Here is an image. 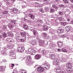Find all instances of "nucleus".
I'll return each instance as SVG.
<instances>
[{"label": "nucleus", "instance_id": "nucleus-10", "mask_svg": "<svg viewBox=\"0 0 73 73\" xmlns=\"http://www.w3.org/2000/svg\"><path fill=\"white\" fill-rule=\"evenodd\" d=\"M71 29H72V27L69 26H67L66 27V31H67V32H69L71 30Z\"/></svg>", "mask_w": 73, "mask_h": 73}, {"label": "nucleus", "instance_id": "nucleus-19", "mask_svg": "<svg viewBox=\"0 0 73 73\" xmlns=\"http://www.w3.org/2000/svg\"><path fill=\"white\" fill-rule=\"evenodd\" d=\"M43 29L44 31H46L48 29V27L46 25H44L43 26Z\"/></svg>", "mask_w": 73, "mask_h": 73}, {"label": "nucleus", "instance_id": "nucleus-2", "mask_svg": "<svg viewBox=\"0 0 73 73\" xmlns=\"http://www.w3.org/2000/svg\"><path fill=\"white\" fill-rule=\"evenodd\" d=\"M9 54L10 56V58H10V59H15V58L16 54L14 53V51L13 50H12L10 51Z\"/></svg>", "mask_w": 73, "mask_h": 73}, {"label": "nucleus", "instance_id": "nucleus-61", "mask_svg": "<svg viewBox=\"0 0 73 73\" xmlns=\"http://www.w3.org/2000/svg\"><path fill=\"white\" fill-rule=\"evenodd\" d=\"M59 20L60 21H62V20H64V19L62 17H60L59 18Z\"/></svg>", "mask_w": 73, "mask_h": 73}, {"label": "nucleus", "instance_id": "nucleus-12", "mask_svg": "<svg viewBox=\"0 0 73 73\" xmlns=\"http://www.w3.org/2000/svg\"><path fill=\"white\" fill-rule=\"evenodd\" d=\"M33 63L32 61L28 60H27L26 64L28 65H32L33 64Z\"/></svg>", "mask_w": 73, "mask_h": 73}, {"label": "nucleus", "instance_id": "nucleus-43", "mask_svg": "<svg viewBox=\"0 0 73 73\" xmlns=\"http://www.w3.org/2000/svg\"><path fill=\"white\" fill-rule=\"evenodd\" d=\"M16 23V21L15 20L11 21V23H13V24H14V25H16V23Z\"/></svg>", "mask_w": 73, "mask_h": 73}, {"label": "nucleus", "instance_id": "nucleus-11", "mask_svg": "<svg viewBox=\"0 0 73 73\" xmlns=\"http://www.w3.org/2000/svg\"><path fill=\"white\" fill-rule=\"evenodd\" d=\"M41 55L37 54L35 56L34 58L35 60H39L40 58H41Z\"/></svg>", "mask_w": 73, "mask_h": 73}, {"label": "nucleus", "instance_id": "nucleus-57", "mask_svg": "<svg viewBox=\"0 0 73 73\" xmlns=\"http://www.w3.org/2000/svg\"><path fill=\"white\" fill-rule=\"evenodd\" d=\"M19 1V3H22V4L25 3V2H24V1L23 0H21V1Z\"/></svg>", "mask_w": 73, "mask_h": 73}, {"label": "nucleus", "instance_id": "nucleus-23", "mask_svg": "<svg viewBox=\"0 0 73 73\" xmlns=\"http://www.w3.org/2000/svg\"><path fill=\"white\" fill-rule=\"evenodd\" d=\"M35 6L36 7H37L38 8H40V7H41V5H39L38 3L37 2H36L35 3Z\"/></svg>", "mask_w": 73, "mask_h": 73}, {"label": "nucleus", "instance_id": "nucleus-22", "mask_svg": "<svg viewBox=\"0 0 73 73\" xmlns=\"http://www.w3.org/2000/svg\"><path fill=\"white\" fill-rule=\"evenodd\" d=\"M29 17H31V18L32 20H34L35 19V16H34L33 15L30 13L29 14Z\"/></svg>", "mask_w": 73, "mask_h": 73}, {"label": "nucleus", "instance_id": "nucleus-40", "mask_svg": "<svg viewBox=\"0 0 73 73\" xmlns=\"http://www.w3.org/2000/svg\"><path fill=\"white\" fill-rule=\"evenodd\" d=\"M13 34L11 33V32H9L8 33V35L9 36H10V37H12L13 36Z\"/></svg>", "mask_w": 73, "mask_h": 73}, {"label": "nucleus", "instance_id": "nucleus-25", "mask_svg": "<svg viewBox=\"0 0 73 73\" xmlns=\"http://www.w3.org/2000/svg\"><path fill=\"white\" fill-rule=\"evenodd\" d=\"M23 38H20L19 39V40L21 42H25V40H26V38H24L23 37Z\"/></svg>", "mask_w": 73, "mask_h": 73}, {"label": "nucleus", "instance_id": "nucleus-30", "mask_svg": "<svg viewBox=\"0 0 73 73\" xmlns=\"http://www.w3.org/2000/svg\"><path fill=\"white\" fill-rule=\"evenodd\" d=\"M12 11L14 13H16L18 12V10L17 9L14 8Z\"/></svg>", "mask_w": 73, "mask_h": 73}, {"label": "nucleus", "instance_id": "nucleus-33", "mask_svg": "<svg viewBox=\"0 0 73 73\" xmlns=\"http://www.w3.org/2000/svg\"><path fill=\"white\" fill-rule=\"evenodd\" d=\"M42 41H44L45 40H42L40 41V42H39L40 45L41 46H43L44 45V42H42Z\"/></svg>", "mask_w": 73, "mask_h": 73}, {"label": "nucleus", "instance_id": "nucleus-55", "mask_svg": "<svg viewBox=\"0 0 73 73\" xmlns=\"http://www.w3.org/2000/svg\"><path fill=\"white\" fill-rule=\"evenodd\" d=\"M3 50L2 51V52H5V51H6V50H7V48L6 47H4L3 48Z\"/></svg>", "mask_w": 73, "mask_h": 73}, {"label": "nucleus", "instance_id": "nucleus-37", "mask_svg": "<svg viewBox=\"0 0 73 73\" xmlns=\"http://www.w3.org/2000/svg\"><path fill=\"white\" fill-rule=\"evenodd\" d=\"M61 24L63 26H65L66 24H67V22H61Z\"/></svg>", "mask_w": 73, "mask_h": 73}, {"label": "nucleus", "instance_id": "nucleus-15", "mask_svg": "<svg viewBox=\"0 0 73 73\" xmlns=\"http://www.w3.org/2000/svg\"><path fill=\"white\" fill-rule=\"evenodd\" d=\"M21 36L23 38H26V36H27V34L26 32H23L22 33H21Z\"/></svg>", "mask_w": 73, "mask_h": 73}, {"label": "nucleus", "instance_id": "nucleus-34", "mask_svg": "<svg viewBox=\"0 0 73 73\" xmlns=\"http://www.w3.org/2000/svg\"><path fill=\"white\" fill-rule=\"evenodd\" d=\"M37 23H42V20L41 19H38L37 21Z\"/></svg>", "mask_w": 73, "mask_h": 73}, {"label": "nucleus", "instance_id": "nucleus-39", "mask_svg": "<svg viewBox=\"0 0 73 73\" xmlns=\"http://www.w3.org/2000/svg\"><path fill=\"white\" fill-rule=\"evenodd\" d=\"M8 11L7 10H5L4 11H3V14L4 15H8Z\"/></svg>", "mask_w": 73, "mask_h": 73}, {"label": "nucleus", "instance_id": "nucleus-28", "mask_svg": "<svg viewBox=\"0 0 73 73\" xmlns=\"http://www.w3.org/2000/svg\"><path fill=\"white\" fill-rule=\"evenodd\" d=\"M15 64H10L9 66V67L11 69H12L13 68V66H14Z\"/></svg>", "mask_w": 73, "mask_h": 73}, {"label": "nucleus", "instance_id": "nucleus-49", "mask_svg": "<svg viewBox=\"0 0 73 73\" xmlns=\"http://www.w3.org/2000/svg\"><path fill=\"white\" fill-rule=\"evenodd\" d=\"M58 13L60 15H63V12L62 11H59Z\"/></svg>", "mask_w": 73, "mask_h": 73}, {"label": "nucleus", "instance_id": "nucleus-46", "mask_svg": "<svg viewBox=\"0 0 73 73\" xmlns=\"http://www.w3.org/2000/svg\"><path fill=\"white\" fill-rule=\"evenodd\" d=\"M2 54L4 56H7V54L6 53L5 51V52H3Z\"/></svg>", "mask_w": 73, "mask_h": 73}, {"label": "nucleus", "instance_id": "nucleus-58", "mask_svg": "<svg viewBox=\"0 0 73 73\" xmlns=\"http://www.w3.org/2000/svg\"><path fill=\"white\" fill-rule=\"evenodd\" d=\"M61 37H62V38H64V37H66V35H62L61 36Z\"/></svg>", "mask_w": 73, "mask_h": 73}, {"label": "nucleus", "instance_id": "nucleus-52", "mask_svg": "<svg viewBox=\"0 0 73 73\" xmlns=\"http://www.w3.org/2000/svg\"><path fill=\"white\" fill-rule=\"evenodd\" d=\"M7 29V26L4 25H3L2 28L3 29V30H4V29Z\"/></svg>", "mask_w": 73, "mask_h": 73}, {"label": "nucleus", "instance_id": "nucleus-1", "mask_svg": "<svg viewBox=\"0 0 73 73\" xmlns=\"http://www.w3.org/2000/svg\"><path fill=\"white\" fill-rule=\"evenodd\" d=\"M68 66H67L68 69L66 71L68 73L72 72L73 70V68L72 67V64L70 62L68 63Z\"/></svg>", "mask_w": 73, "mask_h": 73}, {"label": "nucleus", "instance_id": "nucleus-14", "mask_svg": "<svg viewBox=\"0 0 73 73\" xmlns=\"http://www.w3.org/2000/svg\"><path fill=\"white\" fill-rule=\"evenodd\" d=\"M8 27L10 29H11V28H13L14 27H16V25H13L12 23H9L8 25Z\"/></svg>", "mask_w": 73, "mask_h": 73}, {"label": "nucleus", "instance_id": "nucleus-63", "mask_svg": "<svg viewBox=\"0 0 73 73\" xmlns=\"http://www.w3.org/2000/svg\"><path fill=\"white\" fill-rule=\"evenodd\" d=\"M45 10L46 11H48L49 10V8L48 7H46L45 8Z\"/></svg>", "mask_w": 73, "mask_h": 73}, {"label": "nucleus", "instance_id": "nucleus-4", "mask_svg": "<svg viewBox=\"0 0 73 73\" xmlns=\"http://www.w3.org/2000/svg\"><path fill=\"white\" fill-rule=\"evenodd\" d=\"M71 12L70 11H69V9H67L66 10V11L65 13V16H66L67 17L69 18V17H70V16L69 15L70 14V13Z\"/></svg>", "mask_w": 73, "mask_h": 73}, {"label": "nucleus", "instance_id": "nucleus-64", "mask_svg": "<svg viewBox=\"0 0 73 73\" xmlns=\"http://www.w3.org/2000/svg\"><path fill=\"white\" fill-rule=\"evenodd\" d=\"M40 11L41 12H42V13H43V12H44V11L42 9H40Z\"/></svg>", "mask_w": 73, "mask_h": 73}, {"label": "nucleus", "instance_id": "nucleus-3", "mask_svg": "<svg viewBox=\"0 0 73 73\" xmlns=\"http://www.w3.org/2000/svg\"><path fill=\"white\" fill-rule=\"evenodd\" d=\"M25 49L24 47H19L17 48L18 52L20 53H23Z\"/></svg>", "mask_w": 73, "mask_h": 73}, {"label": "nucleus", "instance_id": "nucleus-48", "mask_svg": "<svg viewBox=\"0 0 73 73\" xmlns=\"http://www.w3.org/2000/svg\"><path fill=\"white\" fill-rule=\"evenodd\" d=\"M27 60H31V56H28L27 57Z\"/></svg>", "mask_w": 73, "mask_h": 73}, {"label": "nucleus", "instance_id": "nucleus-53", "mask_svg": "<svg viewBox=\"0 0 73 73\" xmlns=\"http://www.w3.org/2000/svg\"><path fill=\"white\" fill-rule=\"evenodd\" d=\"M64 3H66V4H68V2L67 0H64L63 1Z\"/></svg>", "mask_w": 73, "mask_h": 73}, {"label": "nucleus", "instance_id": "nucleus-60", "mask_svg": "<svg viewBox=\"0 0 73 73\" xmlns=\"http://www.w3.org/2000/svg\"><path fill=\"white\" fill-rule=\"evenodd\" d=\"M60 73H66L65 71L64 70H63Z\"/></svg>", "mask_w": 73, "mask_h": 73}, {"label": "nucleus", "instance_id": "nucleus-35", "mask_svg": "<svg viewBox=\"0 0 73 73\" xmlns=\"http://www.w3.org/2000/svg\"><path fill=\"white\" fill-rule=\"evenodd\" d=\"M54 62L56 63V64L58 65L59 64V62H58V60L57 59H54Z\"/></svg>", "mask_w": 73, "mask_h": 73}, {"label": "nucleus", "instance_id": "nucleus-24", "mask_svg": "<svg viewBox=\"0 0 73 73\" xmlns=\"http://www.w3.org/2000/svg\"><path fill=\"white\" fill-rule=\"evenodd\" d=\"M41 53L44 56H45L46 54V51L44 50H42L41 51Z\"/></svg>", "mask_w": 73, "mask_h": 73}, {"label": "nucleus", "instance_id": "nucleus-16", "mask_svg": "<svg viewBox=\"0 0 73 73\" xmlns=\"http://www.w3.org/2000/svg\"><path fill=\"white\" fill-rule=\"evenodd\" d=\"M58 33L59 34H61V33H63L64 32V29H58L57 31Z\"/></svg>", "mask_w": 73, "mask_h": 73}, {"label": "nucleus", "instance_id": "nucleus-8", "mask_svg": "<svg viewBox=\"0 0 73 73\" xmlns=\"http://www.w3.org/2000/svg\"><path fill=\"white\" fill-rule=\"evenodd\" d=\"M43 36H44V37H46V39L47 40L50 39V37H49V36L48 35V34L46 33H43Z\"/></svg>", "mask_w": 73, "mask_h": 73}, {"label": "nucleus", "instance_id": "nucleus-5", "mask_svg": "<svg viewBox=\"0 0 73 73\" xmlns=\"http://www.w3.org/2000/svg\"><path fill=\"white\" fill-rule=\"evenodd\" d=\"M38 72L41 73L44 71V68L42 66H39L38 67Z\"/></svg>", "mask_w": 73, "mask_h": 73}, {"label": "nucleus", "instance_id": "nucleus-44", "mask_svg": "<svg viewBox=\"0 0 73 73\" xmlns=\"http://www.w3.org/2000/svg\"><path fill=\"white\" fill-rule=\"evenodd\" d=\"M60 60L62 61V62H65L66 61V59L64 58H62V59H60Z\"/></svg>", "mask_w": 73, "mask_h": 73}, {"label": "nucleus", "instance_id": "nucleus-47", "mask_svg": "<svg viewBox=\"0 0 73 73\" xmlns=\"http://www.w3.org/2000/svg\"><path fill=\"white\" fill-rule=\"evenodd\" d=\"M52 37L54 40H55L57 38V37L55 35H54L52 36Z\"/></svg>", "mask_w": 73, "mask_h": 73}, {"label": "nucleus", "instance_id": "nucleus-6", "mask_svg": "<svg viewBox=\"0 0 73 73\" xmlns=\"http://www.w3.org/2000/svg\"><path fill=\"white\" fill-rule=\"evenodd\" d=\"M47 56L48 58L50 57L51 59H53L54 60L56 58V55L54 54H52L51 55L48 54Z\"/></svg>", "mask_w": 73, "mask_h": 73}, {"label": "nucleus", "instance_id": "nucleus-20", "mask_svg": "<svg viewBox=\"0 0 73 73\" xmlns=\"http://www.w3.org/2000/svg\"><path fill=\"white\" fill-rule=\"evenodd\" d=\"M7 47L8 48H9V49H12L13 47V45L12 44H8L7 46Z\"/></svg>", "mask_w": 73, "mask_h": 73}, {"label": "nucleus", "instance_id": "nucleus-59", "mask_svg": "<svg viewBox=\"0 0 73 73\" xmlns=\"http://www.w3.org/2000/svg\"><path fill=\"white\" fill-rule=\"evenodd\" d=\"M13 40L12 39L10 38V39H9V42H13Z\"/></svg>", "mask_w": 73, "mask_h": 73}, {"label": "nucleus", "instance_id": "nucleus-42", "mask_svg": "<svg viewBox=\"0 0 73 73\" xmlns=\"http://www.w3.org/2000/svg\"><path fill=\"white\" fill-rule=\"evenodd\" d=\"M37 25L38 27H40V26H41V25H42V23L37 22Z\"/></svg>", "mask_w": 73, "mask_h": 73}, {"label": "nucleus", "instance_id": "nucleus-17", "mask_svg": "<svg viewBox=\"0 0 73 73\" xmlns=\"http://www.w3.org/2000/svg\"><path fill=\"white\" fill-rule=\"evenodd\" d=\"M4 1L8 5H11V4H12L11 0H5Z\"/></svg>", "mask_w": 73, "mask_h": 73}, {"label": "nucleus", "instance_id": "nucleus-38", "mask_svg": "<svg viewBox=\"0 0 73 73\" xmlns=\"http://www.w3.org/2000/svg\"><path fill=\"white\" fill-rule=\"evenodd\" d=\"M16 35V36L15 37V38H17V39H19V38L20 36V35L18 33H17Z\"/></svg>", "mask_w": 73, "mask_h": 73}, {"label": "nucleus", "instance_id": "nucleus-9", "mask_svg": "<svg viewBox=\"0 0 73 73\" xmlns=\"http://www.w3.org/2000/svg\"><path fill=\"white\" fill-rule=\"evenodd\" d=\"M55 71L56 73H59L61 71V69L60 67H56L55 69Z\"/></svg>", "mask_w": 73, "mask_h": 73}, {"label": "nucleus", "instance_id": "nucleus-54", "mask_svg": "<svg viewBox=\"0 0 73 73\" xmlns=\"http://www.w3.org/2000/svg\"><path fill=\"white\" fill-rule=\"evenodd\" d=\"M59 6L61 8H64L65 7V5H59Z\"/></svg>", "mask_w": 73, "mask_h": 73}, {"label": "nucleus", "instance_id": "nucleus-13", "mask_svg": "<svg viewBox=\"0 0 73 73\" xmlns=\"http://www.w3.org/2000/svg\"><path fill=\"white\" fill-rule=\"evenodd\" d=\"M6 68V67L3 66L0 67V71L1 72H3L5 71Z\"/></svg>", "mask_w": 73, "mask_h": 73}, {"label": "nucleus", "instance_id": "nucleus-18", "mask_svg": "<svg viewBox=\"0 0 73 73\" xmlns=\"http://www.w3.org/2000/svg\"><path fill=\"white\" fill-rule=\"evenodd\" d=\"M62 50L63 52H65V53H66L67 52L69 53V52H70V51L68 50L67 49L64 48H62Z\"/></svg>", "mask_w": 73, "mask_h": 73}, {"label": "nucleus", "instance_id": "nucleus-27", "mask_svg": "<svg viewBox=\"0 0 73 73\" xmlns=\"http://www.w3.org/2000/svg\"><path fill=\"white\" fill-rule=\"evenodd\" d=\"M52 7L53 8H54V9H57L58 8V7L56 4L52 5Z\"/></svg>", "mask_w": 73, "mask_h": 73}, {"label": "nucleus", "instance_id": "nucleus-26", "mask_svg": "<svg viewBox=\"0 0 73 73\" xmlns=\"http://www.w3.org/2000/svg\"><path fill=\"white\" fill-rule=\"evenodd\" d=\"M58 45L59 48H61L62 46V43L60 42L58 43Z\"/></svg>", "mask_w": 73, "mask_h": 73}, {"label": "nucleus", "instance_id": "nucleus-50", "mask_svg": "<svg viewBox=\"0 0 73 73\" xmlns=\"http://www.w3.org/2000/svg\"><path fill=\"white\" fill-rule=\"evenodd\" d=\"M49 33H50L52 35L53 34V30H51L49 31Z\"/></svg>", "mask_w": 73, "mask_h": 73}, {"label": "nucleus", "instance_id": "nucleus-21", "mask_svg": "<svg viewBox=\"0 0 73 73\" xmlns=\"http://www.w3.org/2000/svg\"><path fill=\"white\" fill-rule=\"evenodd\" d=\"M7 36V33H4L2 35L0 36V38H3V37H6Z\"/></svg>", "mask_w": 73, "mask_h": 73}, {"label": "nucleus", "instance_id": "nucleus-62", "mask_svg": "<svg viewBox=\"0 0 73 73\" xmlns=\"http://www.w3.org/2000/svg\"><path fill=\"white\" fill-rule=\"evenodd\" d=\"M21 73H26V72L24 70H21Z\"/></svg>", "mask_w": 73, "mask_h": 73}, {"label": "nucleus", "instance_id": "nucleus-41", "mask_svg": "<svg viewBox=\"0 0 73 73\" xmlns=\"http://www.w3.org/2000/svg\"><path fill=\"white\" fill-rule=\"evenodd\" d=\"M55 11V10L53 9H50V12L51 13H54Z\"/></svg>", "mask_w": 73, "mask_h": 73}, {"label": "nucleus", "instance_id": "nucleus-56", "mask_svg": "<svg viewBox=\"0 0 73 73\" xmlns=\"http://www.w3.org/2000/svg\"><path fill=\"white\" fill-rule=\"evenodd\" d=\"M36 53V51L35 50H33V53H32V54H33V55H35V54H35V53Z\"/></svg>", "mask_w": 73, "mask_h": 73}, {"label": "nucleus", "instance_id": "nucleus-32", "mask_svg": "<svg viewBox=\"0 0 73 73\" xmlns=\"http://www.w3.org/2000/svg\"><path fill=\"white\" fill-rule=\"evenodd\" d=\"M36 41L35 40H32L31 42V44H32V45H35V44H36Z\"/></svg>", "mask_w": 73, "mask_h": 73}, {"label": "nucleus", "instance_id": "nucleus-51", "mask_svg": "<svg viewBox=\"0 0 73 73\" xmlns=\"http://www.w3.org/2000/svg\"><path fill=\"white\" fill-rule=\"evenodd\" d=\"M29 51L31 53H33V50L31 49V50H30V49H29Z\"/></svg>", "mask_w": 73, "mask_h": 73}, {"label": "nucleus", "instance_id": "nucleus-31", "mask_svg": "<svg viewBox=\"0 0 73 73\" xmlns=\"http://www.w3.org/2000/svg\"><path fill=\"white\" fill-rule=\"evenodd\" d=\"M42 1L44 3H45L46 5L49 4V3L48 1V0H42Z\"/></svg>", "mask_w": 73, "mask_h": 73}, {"label": "nucleus", "instance_id": "nucleus-7", "mask_svg": "<svg viewBox=\"0 0 73 73\" xmlns=\"http://www.w3.org/2000/svg\"><path fill=\"white\" fill-rule=\"evenodd\" d=\"M43 66L44 68H45L46 69H49L50 68V64L47 63H44Z\"/></svg>", "mask_w": 73, "mask_h": 73}, {"label": "nucleus", "instance_id": "nucleus-29", "mask_svg": "<svg viewBox=\"0 0 73 73\" xmlns=\"http://www.w3.org/2000/svg\"><path fill=\"white\" fill-rule=\"evenodd\" d=\"M23 27L25 28V29L26 30H28V26L26 24L23 25Z\"/></svg>", "mask_w": 73, "mask_h": 73}, {"label": "nucleus", "instance_id": "nucleus-45", "mask_svg": "<svg viewBox=\"0 0 73 73\" xmlns=\"http://www.w3.org/2000/svg\"><path fill=\"white\" fill-rule=\"evenodd\" d=\"M32 30L33 31V34L34 36H36V35H37V33L36 31L33 29H32Z\"/></svg>", "mask_w": 73, "mask_h": 73}, {"label": "nucleus", "instance_id": "nucleus-36", "mask_svg": "<svg viewBox=\"0 0 73 73\" xmlns=\"http://www.w3.org/2000/svg\"><path fill=\"white\" fill-rule=\"evenodd\" d=\"M53 25L55 26H57V25H58V23L56 22H53Z\"/></svg>", "mask_w": 73, "mask_h": 73}]
</instances>
